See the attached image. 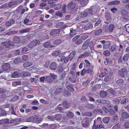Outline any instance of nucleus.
<instances>
[{
	"mask_svg": "<svg viewBox=\"0 0 129 129\" xmlns=\"http://www.w3.org/2000/svg\"><path fill=\"white\" fill-rule=\"evenodd\" d=\"M54 118L55 120H59L62 118V115L59 114H57L55 115Z\"/></svg>",
	"mask_w": 129,
	"mask_h": 129,
	"instance_id": "obj_42",
	"label": "nucleus"
},
{
	"mask_svg": "<svg viewBox=\"0 0 129 129\" xmlns=\"http://www.w3.org/2000/svg\"><path fill=\"white\" fill-rule=\"evenodd\" d=\"M61 41L60 40H56L53 42V44L56 45H58L61 43Z\"/></svg>",
	"mask_w": 129,
	"mask_h": 129,
	"instance_id": "obj_52",
	"label": "nucleus"
},
{
	"mask_svg": "<svg viewBox=\"0 0 129 129\" xmlns=\"http://www.w3.org/2000/svg\"><path fill=\"white\" fill-rule=\"evenodd\" d=\"M60 52L57 51H55L53 52L52 54V55L55 56H56L59 55L60 57V55H59Z\"/></svg>",
	"mask_w": 129,
	"mask_h": 129,
	"instance_id": "obj_49",
	"label": "nucleus"
},
{
	"mask_svg": "<svg viewBox=\"0 0 129 129\" xmlns=\"http://www.w3.org/2000/svg\"><path fill=\"white\" fill-rule=\"evenodd\" d=\"M116 46L115 45L112 46L109 48V51L111 52L115 51L116 50Z\"/></svg>",
	"mask_w": 129,
	"mask_h": 129,
	"instance_id": "obj_38",
	"label": "nucleus"
},
{
	"mask_svg": "<svg viewBox=\"0 0 129 129\" xmlns=\"http://www.w3.org/2000/svg\"><path fill=\"white\" fill-rule=\"evenodd\" d=\"M67 114V116L73 118L74 116V113L70 111L68 112Z\"/></svg>",
	"mask_w": 129,
	"mask_h": 129,
	"instance_id": "obj_48",
	"label": "nucleus"
},
{
	"mask_svg": "<svg viewBox=\"0 0 129 129\" xmlns=\"http://www.w3.org/2000/svg\"><path fill=\"white\" fill-rule=\"evenodd\" d=\"M104 125L103 124H102L101 123H100L98 125L95 126V127H92V129H100L101 128H103L104 127Z\"/></svg>",
	"mask_w": 129,
	"mask_h": 129,
	"instance_id": "obj_32",
	"label": "nucleus"
},
{
	"mask_svg": "<svg viewBox=\"0 0 129 129\" xmlns=\"http://www.w3.org/2000/svg\"><path fill=\"white\" fill-rule=\"evenodd\" d=\"M64 22H60L57 23L55 26V27L57 28H58L61 26L64 23Z\"/></svg>",
	"mask_w": 129,
	"mask_h": 129,
	"instance_id": "obj_62",
	"label": "nucleus"
},
{
	"mask_svg": "<svg viewBox=\"0 0 129 129\" xmlns=\"http://www.w3.org/2000/svg\"><path fill=\"white\" fill-rule=\"evenodd\" d=\"M13 42L16 43H19L20 42V39L18 37L15 36L14 37Z\"/></svg>",
	"mask_w": 129,
	"mask_h": 129,
	"instance_id": "obj_20",
	"label": "nucleus"
},
{
	"mask_svg": "<svg viewBox=\"0 0 129 129\" xmlns=\"http://www.w3.org/2000/svg\"><path fill=\"white\" fill-rule=\"evenodd\" d=\"M129 58L128 55V54H125L123 56V60L125 62L127 60H128Z\"/></svg>",
	"mask_w": 129,
	"mask_h": 129,
	"instance_id": "obj_51",
	"label": "nucleus"
},
{
	"mask_svg": "<svg viewBox=\"0 0 129 129\" xmlns=\"http://www.w3.org/2000/svg\"><path fill=\"white\" fill-rule=\"evenodd\" d=\"M33 116H31L25 119V121L26 122H33Z\"/></svg>",
	"mask_w": 129,
	"mask_h": 129,
	"instance_id": "obj_61",
	"label": "nucleus"
},
{
	"mask_svg": "<svg viewBox=\"0 0 129 129\" xmlns=\"http://www.w3.org/2000/svg\"><path fill=\"white\" fill-rule=\"evenodd\" d=\"M113 119L114 121H117L119 120L118 117L117 115H115L113 116Z\"/></svg>",
	"mask_w": 129,
	"mask_h": 129,
	"instance_id": "obj_59",
	"label": "nucleus"
},
{
	"mask_svg": "<svg viewBox=\"0 0 129 129\" xmlns=\"http://www.w3.org/2000/svg\"><path fill=\"white\" fill-rule=\"evenodd\" d=\"M76 54V52L75 51H73L67 57H66L64 60V62L67 63L70 60L71 61L75 57Z\"/></svg>",
	"mask_w": 129,
	"mask_h": 129,
	"instance_id": "obj_1",
	"label": "nucleus"
},
{
	"mask_svg": "<svg viewBox=\"0 0 129 129\" xmlns=\"http://www.w3.org/2000/svg\"><path fill=\"white\" fill-rule=\"evenodd\" d=\"M74 65L72 67L70 72L71 74L73 76L75 75V72H76L75 67V64H74Z\"/></svg>",
	"mask_w": 129,
	"mask_h": 129,
	"instance_id": "obj_23",
	"label": "nucleus"
},
{
	"mask_svg": "<svg viewBox=\"0 0 129 129\" xmlns=\"http://www.w3.org/2000/svg\"><path fill=\"white\" fill-rule=\"evenodd\" d=\"M21 84V82L20 81H15L12 82V85L14 86H16L17 85Z\"/></svg>",
	"mask_w": 129,
	"mask_h": 129,
	"instance_id": "obj_44",
	"label": "nucleus"
},
{
	"mask_svg": "<svg viewBox=\"0 0 129 129\" xmlns=\"http://www.w3.org/2000/svg\"><path fill=\"white\" fill-rule=\"evenodd\" d=\"M63 106L66 108H69L70 106V104L66 101L63 102Z\"/></svg>",
	"mask_w": 129,
	"mask_h": 129,
	"instance_id": "obj_34",
	"label": "nucleus"
},
{
	"mask_svg": "<svg viewBox=\"0 0 129 129\" xmlns=\"http://www.w3.org/2000/svg\"><path fill=\"white\" fill-rule=\"evenodd\" d=\"M95 8V7L92 6L90 8L87 9L86 10L88 13V14H89L91 15H93L96 12Z\"/></svg>",
	"mask_w": 129,
	"mask_h": 129,
	"instance_id": "obj_3",
	"label": "nucleus"
},
{
	"mask_svg": "<svg viewBox=\"0 0 129 129\" xmlns=\"http://www.w3.org/2000/svg\"><path fill=\"white\" fill-rule=\"evenodd\" d=\"M110 120V118L108 117H106L104 118L102 121L103 122L105 123H108Z\"/></svg>",
	"mask_w": 129,
	"mask_h": 129,
	"instance_id": "obj_41",
	"label": "nucleus"
},
{
	"mask_svg": "<svg viewBox=\"0 0 129 129\" xmlns=\"http://www.w3.org/2000/svg\"><path fill=\"white\" fill-rule=\"evenodd\" d=\"M119 74L121 77H123L126 74L127 70L125 68L121 69V70L119 71Z\"/></svg>",
	"mask_w": 129,
	"mask_h": 129,
	"instance_id": "obj_9",
	"label": "nucleus"
},
{
	"mask_svg": "<svg viewBox=\"0 0 129 129\" xmlns=\"http://www.w3.org/2000/svg\"><path fill=\"white\" fill-rule=\"evenodd\" d=\"M15 22V20L13 19H11L7 21L5 23V25L7 27H10L12 25L14 24Z\"/></svg>",
	"mask_w": 129,
	"mask_h": 129,
	"instance_id": "obj_6",
	"label": "nucleus"
},
{
	"mask_svg": "<svg viewBox=\"0 0 129 129\" xmlns=\"http://www.w3.org/2000/svg\"><path fill=\"white\" fill-rule=\"evenodd\" d=\"M76 6V4L72 1L69 3L67 5V8L70 10H72Z\"/></svg>",
	"mask_w": 129,
	"mask_h": 129,
	"instance_id": "obj_11",
	"label": "nucleus"
},
{
	"mask_svg": "<svg viewBox=\"0 0 129 129\" xmlns=\"http://www.w3.org/2000/svg\"><path fill=\"white\" fill-rule=\"evenodd\" d=\"M120 123H118L112 127L113 129H119L121 127Z\"/></svg>",
	"mask_w": 129,
	"mask_h": 129,
	"instance_id": "obj_46",
	"label": "nucleus"
},
{
	"mask_svg": "<svg viewBox=\"0 0 129 129\" xmlns=\"http://www.w3.org/2000/svg\"><path fill=\"white\" fill-rule=\"evenodd\" d=\"M57 63L55 62H51L49 66L50 69L52 70H55L57 68Z\"/></svg>",
	"mask_w": 129,
	"mask_h": 129,
	"instance_id": "obj_12",
	"label": "nucleus"
},
{
	"mask_svg": "<svg viewBox=\"0 0 129 129\" xmlns=\"http://www.w3.org/2000/svg\"><path fill=\"white\" fill-rule=\"evenodd\" d=\"M83 41L82 39H79L77 41H76L75 43L76 44L80 45L82 43Z\"/></svg>",
	"mask_w": 129,
	"mask_h": 129,
	"instance_id": "obj_56",
	"label": "nucleus"
},
{
	"mask_svg": "<svg viewBox=\"0 0 129 129\" xmlns=\"http://www.w3.org/2000/svg\"><path fill=\"white\" fill-rule=\"evenodd\" d=\"M105 17L106 20V23H107L110 21L111 18V15L110 13L108 12H107L105 13Z\"/></svg>",
	"mask_w": 129,
	"mask_h": 129,
	"instance_id": "obj_8",
	"label": "nucleus"
},
{
	"mask_svg": "<svg viewBox=\"0 0 129 129\" xmlns=\"http://www.w3.org/2000/svg\"><path fill=\"white\" fill-rule=\"evenodd\" d=\"M128 102V99L127 98L123 99L121 101L120 103L122 104H125Z\"/></svg>",
	"mask_w": 129,
	"mask_h": 129,
	"instance_id": "obj_43",
	"label": "nucleus"
},
{
	"mask_svg": "<svg viewBox=\"0 0 129 129\" xmlns=\"http://www.w3.org/2000/svg\"><path fill=\"white\" fill-rule=\"evenodd\" d=\"M67 89L71 92H73L74 91V89L73 86L72 84H69L67 86Z\"/></svg>",
	"mask_w": 129,
	"mask_h": 129,
	"instance_id": "obj_24",
	"label": "nucleus"
},
{
	"mask_svg": "<svg viewBox=\"0 0 129 129\" xmlns=\"http://www.w3.org/2000/svg\"><path fill=\"white\" fill-rule=\"evenodd\" d=\"M88 2L87 0H82L80 3L81 6H86Z\"/></svg>",
	"mask_w": 129,
	"mask_h": 129,
	"instance_id": "obj_40",
	"label": "nucleus"
},
{
	"mask_svg": "<svg viewBox=\"0 0 129 129\" xmlns=\"http://www.w3.org/2000/svg\"><path fill=\"white\" fill-rule=\"evenodd\" d=\"M5 123H6L7 124L9 123V119H2L0 120V124H2Z\"/></svg>",
	"mask_w": 129,
	"mask_h": 129,
	"instance_id": "obj_35",
	"label": "nucleus"
},
{
	"mask_svg": "<svg viewBox=\"0 0 129 129\" xmlns=\"http://www.w3.org/2000/svg\"><path fill=\"white\" fill-rule=\"evenodd\" d=\"M114 27V25L112 24H111L109 26L108 29H107V30L105 29V32H108L109 33H110L113 31Z\"/></svg>",
	"mask_w": 129,
	"mask_h": 129,
	"instance_id": "obj_14",
	"label": "nucleus"
},
{
	"mask_svg": "<svg viewBox=\"0 0 129 129\" xmlns=\"http://www.w3.org/2000/svg\"><path fill=\"white\" fill-rule=\"evenodd\" d=\"M85 71L86 74H88L91 76L94 73L93 70L89 68L87 70L85 69Z\"/></svg>",
	"mask_w": 129,
	"mask_h": 129,
	"instance_id": "obj_31",
	"label": "nucleus"
},
{
	"mask_svg": "<svg viewBox=\"0 0 129 129\" xmlns=\"http://www.w3.org/2000/svg\"><path fill=\"white\" fill-rule=\"evenodd\" d=\"M121 116L122 118L125 119H127L129 118V114L125 112H123L122 113Z\"/></svg>",
	"mask_w": 129,
	"mask_h": 129,
	"instance_id": "obj_19",
	"label": "nucleus"
},
{
	"mask_svg": "<svg viewBox=\"0 0 129 129\" xmlns=\"http://www.w3.org/2000/svg\"><path fill=\"white\" fill-rule=\"evenodd\" d=\"M33 122L34 123H40L42 121V120L41 119L39 118L38 116L35 115L34 116H33Z\"/></svg>",
	"mask_w": 129,
	"mask_h": 129,
	"instance_id": "obj_5",
	"label": "nucleus"
},
{
	"mask_svg": "<svg viewBox=\"0 0 129 129\" xmlns=\"http://www.w3.org/2000/svg\"><path fill=\"white\" fill-rule=\"evenodd\" d=\"M122 18L124 21H126L129 20V15L127 14L124 16H122Z\"/></svg>",
	"mask_w": 129,
	"mask_h": 129,
	"instance_id": "obj_50",
	"label": "nucleus"
},
{
	"mask_svg": "<svg viewBox=\"0 0 129 129\" xmlns=\"http://www.w3.org/2000/svg\"><path fill=\"white\" fill-rule=\"evenodd\" d=\"M89 81V80L87 79L86 81L83 82L82 83L83 86L86 87L88 84Z\"/></svg>",
	"mask_w": 129,
	"mask_h": 129,
	"instance_id": "obj_60",
	"label": "nucleus"
},
{
	"mask_svg": "<svg viewBox=\"0 0 129 129\" xmlns=\"http://www.w3.org/2000/svg\"><path fill=\"white\" fill-rule=\"evenodd\" d=\"M40 42L38 40H36L31 41L28 45L29 48H31L33 47L36 46L37 45L40 43Z\"/></svg>",
	"mask_w": 129,
	"mask_h": 129,
	"instance_id": "obj_2",
	"label": "nucleus"
},
{
	"mask_svg": "<svg viewBox=\"0 0 129 129\" xmlns=\"http://www.w3.org/2000/svg\"><path fill=\"white\" fill-rule=\"evenodd\" d=\"M76 31L75 30H74L73 28L70 29V36L73 37L76 34Z\"/></svg>",
	"mask_w": 129,
	"mask_h": 129,
	"instance_id": "obj_22",
	"label": "nucleus"
},
{
	"mask_svg": "<svg viewBox=\"0 0 129 129\" xmlns=\"http://www.w3.org/2000/svg\"><path fill=\"white\" fill-rule=\"evenodd\" d=\"M100 94L101 97L103 98H105L107 96V93L104 91H102L100 92Z\"/></svg>",
	"mask_w": 129,
	"mask_h": 129,
	"instance_id": "obj_26",
	"label": "nucleus"
},
{
	"mask_svg": "<svg viewBox=\"0 0 129 129\" xmlns=\"http://www.w3.org/2000/svg\"><path fill=\"white\" fill-rule=\"evenodd\" d=\"M88 15V13L86 10L84 12H82L80 13V17L81 18L86 17Z\"/></svg>",
	"mask_w": 129,
	"mask_h": 129,
	"instance_id": "obj_18",
	"label": "nucleus"
},
{
	"mask_svg": "<svg viewBox=\"0 0 129 129\" xmlns=\"http://www.w3.org/2000/svg\"><path fill=\"white\" fill-rule=\"evenodd\" d=\"M3 45L7 48H9L10 47V46H13L14 45V44L11 41L9 40L7 42H5L3 43Z\"/></svg>",
	"mask_w": 129,
	"mask_h": 129,
	"instance_id": "obj_4",
	"label": "nucleus"
},
{
	"mask_svg": "<svg viewBox=\"0 0 129 129\" xmlns=\"http://www.w3.org/2000/svg\"><path fill=\"white\" fill-rule=\"evenodd\" d=\"M88 45L91 50H92L94 49V45L93 41L89 42L88 44Z\"/></svg>",
	"mask_w": 129,
	"mask_h": 129,
	"instance_id": "obj_30",
	"label": "nucleus"
},
{
	"mask_svg": "<svg viewBox=\"0 0 129 129\" xmlns=\"http://www.w3.org/2000/svg\"><path fill=\"white\" fill-rule=\"evenodd\" d=\"M96 101L98 103L101 104H109L110 103V102L108 100L98 99Z\"/></svg>",
	"mask_w": 129,
	"mask_h": 129,
	"instance_id": "obj_15",
	"label": "nucleus"
},
{
	"mask_svg": "<svg viewBox=\"0 0 129 129\" xmlns=\"http://www.w3.org/2000/svg\"><path fill=\"white\" fill-rule=\"evenodd\" d=\"M23 7L22 6H19L16 9V12L17 13V17H18V14H20V10L23 9Z\"/></svg>",
	"mask_w": 129,
	"mask_h": 129,
	"instance_id": "obj_29",
	"label": "nucleus"
},
{
	"mask_svg": "<svg viewBox=\"0 0 129 129\" xmlns=\"http://www.w3.org/2000/svg\"><path fill=\"white\" fill-rule=\"evenodd\" d=\"M10 65L8 63H6L3 64L2 66L3 70L5 71H8L10 69Z\"/></svg>",
	"mask_w": 129,
	"mask_h": 129,
	"instance_id": "obj_13",
	"label": "nucleus"
},
{
	"mask_svg": "<svg viewBox=\"0 0 129 129\" xmlns=\"http://www.w3.org/2000/svg\"><path fill=\"white\" fill-rule=\"evenodd\" d=\"M59 32V30L58 29L53 30L51 31L50 34L51 36H53L56 34H58Z\"/></svg>",
	"mask_w": 129,
	"mask_h": 129,
	"instance_id": "obj_21",
	"label": "nucleus"
},
{
	"mask_svg": "<svg viewBox=\"0 0 129 129\" xmlns=\"http://www.w3.org/2000/svg\"><path fill=\"white\" fill-rule=\"evenodd\" d=\"M103 53L105 56H108L110 54V52L108 50H106L104 51Z\"/></svg>",
	"mask_w": 129,
	"mask_h": 129,
	"instance_id": "obj_64",
	"label": "nucleus"
},
{
	"mask_svg": "<svg viewBox=\"0 0 129 129\" xmlns=\"http://www.w3.org/2000/svg\"><path fill=\"white\" fill-rule=\"evenodd\" d=\"M56 14L57 16L61 17L62 16L63 13L62 12L60 11H58L56 12Z\"/></svg>",
	"mask_w": 129,
	"mask_h": 129,
	"instance_id": "obj_54",
	"label": "nucleus"
},
{
	"mask_svg": "<svg viewBox=\"0 0 129 129\" xmlns=\"http://www.w3.org/2000/svg\"><path fill=\"white\" fill-rule=\"evenodd\" d=\"M101 118L98 117L96 119H95L94 121V123L92 127H95V126L98 125L100 123H102V121Z\"/></svg>",
	"mask_w": 129,
	"mask_h": 129,
	"instance_id": "obj_7",
	"label": "nucleus"
},
{
	"mask_svg": "<svg viewBox=\"0 0 129 129\" xmlns=\"http://www.w3.org/2000/svg\"><path fill=\"white\" fill-rule=\"evenodd\" d=\"M85 107L87 108L93 109L94 108L95 106L93 104H89L86 105H85Z\"/></svg>",
	"mask_w": 129,
	"mask_h": 129,
	"instance_id": "obj_28",
	"label": "nucleus"
},
{
	"mask_svg": "<svg viewBox=\"0 0 129 129\" xmlns=\"http://www.w3.org/2000/svg\"><path fill=\"white\" fill-rule=\"evenodd\" d=\"M89 41V40L87 39L84 43L82 47V49L85 50L87 48L88 46V44Z\"/></svg>",
	"mask_w": 129,
	"mask_h": 129,
	"instance_id": "obj_16",
	"label": "nucleus"
},
{
	"mask_svg": "<svg viewBox=\"0 0 129 129\" xmlns=\"http://www.w3.org/2000/svg\"><path fill=\"white\" fill-rule=\"evenodd\" d=\"M69 80L72 83H76L77 81V80L76 78L74 77H69Z\"/></svg>",
	"mask_w": 129,
	"mask_h": 129,
	"instance_id": "obj_33",
	"label": "nucleus"
},
{
	"mask_svg": "<svg viewBox=\"0 0 129 129\" xmlns=\"http://www.w3.org/2000/svg\"><path fill=\"white\" fill-rule=\"evenodd\" d=\"M110 42L109 41H106L103 45V48L104 49L108 48L110 46Z\"/></svg>",
	"mask_w": 129,
	"mask_h": 129,
	"instance_id": "obj_27",
	"label": "nucleus"
},
{
	"mask_svg": "<svg viewBox=\"0 0 129 129\" xmlns=\"http://www.w3.org/2000/svg\"><path fill=\"white\" fill-rule=\"evenodd\" d=\"M93 27V25L92 24H90L88 25L85 26L84 28L85 30L91 29Z\"/></svg>",
	"mask_w": 129,
	"mask_h": 129,
	"instance_id": "obj_36",
	"label": "nucleus"
},
{
	"mask_svg": "<svg viewBox=\"0 0 129 129\" xmlns=\"http://www.w3.org/2000/svg\"><path fill=\"white\" fill-rule=\"evenodd\" d=\"M109 91L110 93L113 95H115L117 93V92L112 88L109 89Z\"/></svg>",
	"mask_w": 129,
	"mask_h": 129,
	"instance_id": "obj_37",
	"label": "nucleus"
},
{
	"mask_svg": "<svg viewBox=\"0 0 129 129\" xmlns=\"http://www.w3.org/2000/svg\"><path fill=\"white\" fill-rule=\"evenodd\" d=\"M21 61V59L20 58H18L15 59L14 61V63H18Z\"/></svg>",
	"mask_w": 129,
	"mask_h": 129,
	"instance_id": "obj_57",
	"label": "nucleus"
},
{
	"mask_svg": "<svg viewBox=\"0 0 129 129\" xmlns=\"http://www.w3.org/2000/svg\"><path fill=\"white\" fill-rule=\"evenodd\" d=\"M33 64L30 62H26L23 64V66L24 67H29L32 65Z\"/></svg>",
	"mask_w": 129,
	"mask_h": 129,
	"instance_id": "obj_39",
	"label": "nucleus"
},
{
	"mask_svg": "<svg viewBox=\"0 0 129 129\" xmlns=\"http://www.w3.org/2000/svg\"><path fill=\"white\" fill-rule=\"evenodd\" d=\"M45 80L50 83L52 82V80L51 77L49 76H47L45 77Z\"/></svg>",
	"mask_w": 129,
	"mask_h": 129,
	"instance_id": "obj_55",
	"label": "nucleus"
},
{
	"mask_svg": "<svg viewBox=\"0 0 129 129\" xmlns=\"http://www.w3.org/2000/svg\"><path fill=\"white\" fill-rule=\"evenodd\" d=\"M30 30V29L29 28H27L20 30L19 31V32L20 34L27 33L29 32Z\"/></svg>",
	"mask_w": 129,
	"mask_h": 129,
	"instance_id": "obj_25",
	"label": "nucleus"
},
{
	"mask_svg": "<svg viewBox=\"0 0 129 129\" xmlns=\"http://www.w3.org/2000/svg\"><path fill=\"white\" fill-rule=\"evenodd\" d=\"M102 32V30L101 29H99L96 30L94 34L96 36H98Z\"/></svg>",
	"mask_w": 129,
	"mask_h": 129,
	"instance_id": "obj_47",
	"label": "nucleus"
},
{
	"mask_svg": "<svg viewBox=\"0 0 129 129\" xmlns=\"http://www.w3.org/2000/svg\"><path fill=\"white\" fill-rule=\"evenodd\" d=\"M63 89L61 88H56L54 92V93L55 95H57L62 92Z\"/></svg>",
	"mask_w": 129,
	"mask_h": 129,
	"instance_id": "obj_17",
	"label": "nucleus"
},
{
	"mask_svg": "<svg viewBox=\"0 0 129 129\" xmlns=\"http://www.w3.org/2000/svg\"><path fill=\"white\" fill-rule=\"evenodd\" d=\"M19 74L18 73L16 72H15L12 74L11 77L13 78H16L19 77Z\"/></svg>",
	"mask_w": 129,
	"mask_h": 129,
	"instance_id": "obj_45",
	"label": "nucleus"
},
{
	"mask_svg": "<svg viewBox=\"0 0 129 129\" xmlns=\"http://www.w3.org/2000/svg\"><path fill=\"white\" fill-rule=\"evenodd\" d=\"M120 99H116L113 100L114 103L116 104H118L119 103L120 101Z\"/></svg>",
	"mask_w": 129,
	"mask_h": 129,
	"instance_id": "obj_58",
	"label": "nucleus"
},
{
	"mask_svg": "<svg viewBox=\"0 0 129 129\" xmlns=\"http://www.w3.org/2000/svg\"><path fill=\"white\" fill-rule=\"evenodd\" d=\"M84 61L86 63V67L88 68H90L91 64L89 61L87 59H85Z\"/></svg>",
	"mask_w": 129,
	"mask_h": 129,
	"instance_id": "obj_53",
	"label": "nucleus"
},
{
	"mask_svg": "<svg viewBox=\"0 0 129 129\" xmlns=\"http://www.w3.org/2000/svg\"><path fill=\"white\" fill-rule=\"evenodd\" d=\"M81 122L82 124V126L86 128L89 125V121L88 120L83 119Z\"/></svg>",
	"mask_w": 129,
	"mask_h": 129,
	"instance_id": "obj_10",
	"label": "nucleus"
},
{
	"mask_svg": "<svg viewBox=\"0 0 129 129\" xmlns=\"http://www.w3.org/2000/svg\"><path fill=\"white\" fill-rule=\"evenodd\" d=\"M123 81L122 79H120L117 81L116 83L119 85H121L122 84Z\"/></svg>",
	"mask_w": 129,
	"mask_h": 129,
	"instance_id": "obj_63",
	"label": "nucleus"
}]
</instances>
